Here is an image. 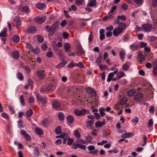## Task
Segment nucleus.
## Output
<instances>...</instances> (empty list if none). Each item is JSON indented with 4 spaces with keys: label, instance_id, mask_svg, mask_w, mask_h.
Segmentation results:
<instances>
[{
    "label": "nucleus",
    "instance_id": "39",
    "mask_svg": "<svg viewBox=\"0 0 157 157\" xmlns=\"http://www.w3.org/2000/svg\"><path fill=\"white\" fill-rule=\"evenodd\" d=\"M53 49L56 53L57 52H59V51L60 50L59 49V48L57 46V45L56 44H54L53 45Z\"/></svg>",
    "mask_w": 157,
    "mask_h": 157
},
{
    "label": "nucleus",
    "instance_id": "30",
    "mask_svg": "<svg viewBox=\"0 0 157 157\" xmlns=\"http://www.w3.org/2000/svg\"><path fill=\"white\" fill-rule=\"evenodd\" d=\"M60 106V103L57 101H54L52 104V106L55 109H57Z\"/></svg>",
    "mask_w": 157,
    "mask_h": 157
},
{
    "label": "nucleus",
    "instance_id": "45",
    "mask_svg": "<svg viewBox=\"0 0 157 157\" xmlns=\"http://www.w3.org/2000/svg\"><path fill=\"white\" fill-rule=\"evenodd\" d=\"M58 117L59 118L62 120H64V115L62 112H60L58 114Z\"/></svg>",
    "mask_w": 157,
    "mask_h": 157
},
{
    "label": "nucleus",
    "instance_id": "18",
    "mask_svg": "<svg viewBox=\"0 0 157 157\" xmlns=\"http://www.w3.org/2000/svg\"><path fill=\"white\" fill-rule=\"evenodd\" d=\"M134 136L133 133H126L123 134L121 135L122 138H129Z\"/></svg>",
    "mask_w": 157,
    "mask_h": 157
},
{
    "label": "nucleus",
    "instance_id": "57",
    "mask_svg": "<svg viewBox=\"0 0 157 157\" xmlns=\"http://www.w3.org/2000/svg\"><path fill=\"white\" fill-rule=\"evenodd\" d=\"M84 1L83 0H76L75 2L78 5H81L83 3Z\"/></svg>",
    "mask_w": 157,
    "mask_h": 157
},
{
    "label": "nucleus",
    "instance_id": "4",
    "mask_svg": "<svg viewBox=\"0 0 157 157\" xmlns=\"http://www.w3.org/2000/svg\"><path fill=\"white\" fill-rule=\"evenodd\" d=\"M36 96L37 100L41 102L42 106H44L47 102L46 98L41 97L39 94H36Z\"/></svg>",
    "mask_w": 157,
    "mask_h": 157
},
{
    "label": "nucleus",
    "instance_id": "54",
    "mask_svg": "<svg viewBox=\"0 0 157 157\" xmlns=\"http://www.w3.org/2000/svg\"><path fill=\"white\" fill-rule=\"evenodd\" d=\"M77 146H78V148L82 150H85L86 148L85 145L80 144H77Z\"/></svg>",
    "mask_w": 157,
    "mask_h": 157
},
{
    "label": "nucleus",
    "instance_id": "55",
    "mask_svg": "<svg viewBox=\"0 0 157 157\" xmlns=\"http://www.w3.org/2000/svg\"><path fill=\"white\" fill-rule=\"evenodd\" d=\"M77 8L75 5H73L71 6V8H69V10L70 11H71L72 10L75 11L77 10Z\"/></svg>",
    "mask_w": 157,
    "mask_h": 157
},
{
    "label": "nucleus",
    "instance_id": "29",
    "mask_svg": "<svg viewBox=\"0 0 157 157\" xmlns=\"http://www.w3.org/2000/svg\"><path fill=\"white\" fill-rule=\"evenodd\" d=\"M56 133L57 135H59L62 132L61 127L60 126H58L57 127L55 130Z\"/></svg>",
    "mask_w": 157,
    "mask_h": 157
},
{
    "label": "nucleus",
    "instance_id": "25",
    "mask_svg": "<svg viewBox=\"0 0 157 157\" xmlns=\"http://www.w3.org/2000/svg\"><path fill=\"white\" fill-rule=\"evenodd\" d=\"M33 153L34 156L38 157L39 156V150L38 147H35L33 151Z\"/></svg>",
    "mask_w": 157,
    "mask_h": 157
},
{
    "label": "nucleus",
    "instance_id": "7",
    "mask_svg": "<svg viewBox=\"0 0 157 157\" xmlns=\"http://www.w3.org/2000/svg\"><path fill=\"white\" fill-rule=\"evenodd\" d=\"M36 31V28L33 26H32L29 27V28L26 29L25 32L27 34H29L34 33Z\"/></svg>",
    "mask_w": 157,
    "mask_h": 157
},
{
    "label": "nucleus",
    "instance_id": "44",
    "mask_svg": "<svg viewBox=\"0 0 157 157\" xmlns=\"http://www.w3.org/2000/svg\"><path fill=\"white\" fill-rule=\"evenodd\" d=\"M20 101L21 105L24 106L25 105L24 102V98L22 95H21L20 97Z\"/></svg>",
    "mask_w": 157,
    "mask_h": 157
},
{
    "label": "nucleus",
    "instance_id": "13",
    "mask_svg": "<svg viewBox=\"0 0 157 157\" xmlns=\"http://www.w3.org/2000/svg\"><path fill=\"white\" fill-rule=\"evenodd\" d=\"M67 123L70 124H72L74 121V117L71 115H69L67 117Z\"/></svg>",
    "mask_w": 157,
    "mask_h": 157
},
{
    "label": "nucleus",
    "instance_id": "3",
    "mask_svg": "<svg viewBox=\"0 0 157 157\" xmlns=\"http://www.w3.org/2000/svg\"><path fill=\"white\" fill-rule=\"evenodd\" d=\"M19 9L20 12V14L22 15L24 13H27L30 12V10L29 8L27 6H23L22 5L19 6Z\"/></svg>",
    "mask_w": 157,
    "mask_h": 157
},
{
    "label": "nucleus",
    "instance_id": "23",
    "mask_svg": "<svg viewBox=\"0 0 157 157\" xmlns=\"http://www.w3.org/2000/svg\"><path fill=\"white\" fill-rule=\"evenodd\" d=\"M12 56L14 58L18 59L20 56L19 53L18 51H15L13 52Z\"/></svg>",
    "mask_w": 157,
    "mask_h": 157
},
{
    "label": "nucleus",
    "instance_id": "50",
    "mask_svg": "<svg viewBox=\"0 0 157 157\" xmlns=\"http://www.w3.org/2000/svg\"><path fill=\"white\" fill-rule=\"evenodd\" d=\"M117 18L119 20L120 19H121V20L123 21H124L126 20V17L124 15H121V16L118 15L117 16Z\"/></svg>",
    "mask_w": 157,
    "mask_h": 157
},
{
    "label": "nucleus",
    "instance_id": "26",
    "mask_svg": "<svg viewBox=\"0 0 157 157\" xmlns=\"http://www.w3.org/2000/svg\"><path fill=\"white\" fill-rule=\"evenodd\" d=\"M94 121L90 120L86 121V124L88 128L91 129L92 125L93 124Z\"/></svg>",
    "mask_w": 157,
    "mask_h": 157
},
{
    "label": "nucleus",
    "instance_id": "35",
    "mask_svg": "<svg viewBox=\"0 0 157 157\" xmlns=\"http://www.w3.org/2000/svg\"><path fill=\"white\" fill-rule=\"evenodd\" d=\"M120 58L121 59H123L125 58V52L124 50H122L120 52Z\"/></svg>",
    "mask_w": 157,
    "mask_h": 157
},
{
    "label": "nucleus",
    "instance_id": "20",
    "mask_svg": "<svg viewBox=\"0 0 157 157\" xmlns=\"http://www.w3.org/2000/svg\"><path fill=\"white\" fill-rule=\"evenodd\" d=\"M14 21L16 22V27L17 28H19V27L21 25V22L19 18H16L14 19Z\"/></svg>",
    "mask_w": 157,
    "mask_h": 157
},
{
    "label": "nucleus",
    "instance_id": "14",
    "mask_svg": "<svg viewBox=\"0 0 157 157\" xmlns=\"http://www.w3.org/2000/svg\"><path fill=\"white\" fill-rule=\"evenodd\" d=\"M7 29L6 28H4L0 33V36L5 37L7 36Z\"/></svg>",
    "mask_w": 157,
    "mask_h": 157
},
{
    "label": "nucleus",
    "instance_id": "16",
    "mask_svg": "<svg viewBox=\"0 0 157 157\" xmlns=\"http://www.w3.org/2000/svg\"><path fill=\"white\" fill-rule=\"evenodd\" d=\"M129 47L131 50L132 51H134L137 49L139 47V46L137 44L133 43L130 45L129 46Z\"/></svg>",
    "mask_w": 157,
    "mask_h": 157
},
{
    "label": "nucleus",
    "instance_id": "2",
    "mask_svg": "<svg viewBox=\"0 0 157 157\" xmlns=\"http://www.w3.org/2000/svg\"><path fill=\"white\" fill-rule=\"evenodd\" d=\"M74 113L78 116H83L88 113L87 110L85 109H82L81 110L76 109L74 110Z\"/></svg>",
    "mask_w": 157,
    "mask_h": 157
},
{
    "label": "nucleus",
    "instance_id": "11",
    "mask_svg": "<svg viewBox=\"0 0 157 157\" xmlns=\"http://www.w3.org/2000/svg\"><path fill=\"white\" fill-rule=\"evenodd\" d=\"M144 97L143 94L141 93L136 94L134 97V99L136 101L138 99H141Z\"/></svg>",
    "mask_w": 157,
    "mask_h": 157
},
{
    "label": "nucleus",
    "instance_id": "9",
    "mask_svg": "<svg viewBox=\"0 0 157 157\" xmlns=\"http://www.w3.org/2000/svg\"><path fill=\"white\" fill-rule=\"evenodd\" d=\"M86 91L90 95L92 96H95L96 95V91L90 87H88L86 89Z\"/></svg>",
    "mask_w": 157,
    "mask_h": 157
},
{
    "label": "nucleus",
    "instance_id": "61",
    "mask_svg": "<svg viewBox=\"0 0 157 157\" xmlns=\"http://www.w3.org/2000/svg\"><path fill=\"white\" fill-rule=\"evenodd\" d=\"M152 44L153 46L157 48V38L155 40H154L152 41Z\"/></svg>",
    "mask_w": 157,
    "mask_h": 157
},
{
    "label": "nucleus",
    "instance_id": "46",
    "mask_svg": "<svg viewBox=\"0 0 157 157\" xmlns=\"http://www.w3.org/2000/svg\"><path fill=\"white\" fill-rule=\"evenodd\" d=\"M33 114V111L32 109H29L26 112V115L28 117H30Z\"/></svg>",
    "mask_w": 157,
    "mask_h": 157
},
{
    "label": "nucleus",
    "instance_id": "51",
    "mask_svg": "<svg viewBox=\"0 0 157 157\" xmlns=\"http://www.w3.org/2000/svg\"><path fill=\"white\" fill-rule=\"evenodd\" d=\"M93 38V32L92 31H91L90 32V34L88 38V40L89 42H90L92 41Z\"/></svg>",
    "mask_w": 157,
    "mask_h": 157
},
{
    "label": "nucleus",
    "instance_id": "64",
    "mask_svg": "<svg viewBox=\"0 0 157 157\" xmlns=\"http://www.w3.org/2000/svg\"><path fill=\"white\" fill-rule=\"evenodd\" d=\"M37 38L38 41L40 43H42L44 41L43 37L40 35L38 36Z\"/></svg>",
    "mask_w": 157,
    "mask_h": 157
},
{
    "label": "nucleus",
    "instance_id": "60",
    "mask_svg": "<svg viewBox=\"0 0 157 157\" xmlns=\"http://www.w3.org/2000/svg\"><path fill=\"white\" fill-rule=\"evenodd\" d=\"M87 149L89 151H91L95 149V147L93 145H89L87 147Z\"/></svg>",
    "mask_w": 157,
    "mask_h": 157
},
{
    "label": "nucleus",
    "instance_id": "34",
    "mask_svg": "<svg viewBox=\"0 0 157 157\" xmlns=\"http://www.w3.org/2000/svg\"><path fill=\"white\" fill-rule=\"evenodd\" d=\"M118 25L119 26V27H120V28H123V30L127 28V26L125 23L119 22Z\"/></svg>",
    "mask_w": 157,
    "mask_h": 157
},
{
    "label": "nucleus",
    "instance_id": "41",
    "mask_svg": "<svg viewBox=\"0 0 157 157\" xmlns=\"http://www.w3.org/2000/svg\"><path fill=\"white\" fill-rule=\"evenodd\" d=\"M20 40L19 36L17 35H15L13 38V41L14 42H18Z\"/></svg>",
    "mask_w": 157,
    "mask_h": 157
},
{
    "label": "nucleus",
    "instance_id": "49",
    "mask_svg": "<svg viewBox=\"0 0 157 157\" xmlns=\"http://www.w3.org/2000/svg\"><path fill=\"white\" fill-rule=\"evenodd\" d=\"M114 12H111V11H110L108 12V14L109 16V18L111 19H113L114 18V16H113V15L114 14Z\"/></svg>",
    "mask_w": 157,
    "mask_h": 157
},
{
    "label": "nucleus",
    "instance_id": "32",
    "mask_svg": "<svg viewBox=\"0 0 157 157\" xmlns=\"http://www.w3.org/2000/svg\"><path fill=\"white\" fill-rule=\"evenodd\" d=\"M124 72L121 71L118 72L116 75V77L117 78V79H120L121 78L124 76Z\"/></svg>",
    "mask_w": 157,
    "mask_h": 157
},
{
    "label": "nucleus",
    "instance_id": "19",
    "mask_svg": "<svg viewBox=\"0 0 157 157\" xmlns=\"http://www.w3.org/2000/svg\"><path fill=\"white\" fill-rule=\"evenodd\" d=\"M136 93V90L134 89H131L129 90L127 92L128 95L129 97L133 96Z\"/></svg>",
    "mask_w": 157,
    "mask_h": 157
},
{
    "label": "nucleus",
    "instance_id": "12",
    "mask_svg": "<svg viewBox=\"0 0 157 157\" xmlns=\"http://www.w3.org/2000/svg\"><path fill=\"white\" fill-rule=\"evenodd\" d=\"M59 26V24L57 22H54L52 25L51 27L52 28V33H55L56 30L58 28Z\"/></svg>",
    "mask_w": 157,
    "mask_h": 157
},
{
    "label": "nucleus",
    "instance_id": "42",
    "mask_svg": "<svg viewBox=\"0 0 157 157\" xmlns=\"http://www.w3.org/2000/svg\"><path fill=\"white\" fill-rule=\"evenodd\" d=\"M17 76L18 79L20 81H22L24 79V77L20 72H18L17 75Z\"/></svg>",
    "mask_w": 157,
    "mask_h": 157
},
{
    "label": "nucleus",
    "instance_id": "53",
    "mask_svg": "<svg viewBox=\"0 0 157 157\" xmlns=\"http://www.w3.org/2000/svg\"><path fill=\"white\" fill-rule=\"evenodd\" d=\"M68 136L67 134L66 133H63L60 136H57L56 138H58L59 137L61 138H64L65 137H67Z\"/></svg>",
    "mask_w": 157,
    "mask_h": 157
},
{
    "label": "nucleus",
    "instance_id": "1",
    "mask_svg": "<svg viewBox=\"0 0 157 157\" xmlns=\"http://www.w3.org/2000/svg\"><path fill=\"white\" fill-rule=\"evenodd\" d=\"M143 32L144 33H148L150 32L153 29V27L152 24L146 23L142 25Z\"/></svg>",
    "mask_w": 157,
    "mask_h": 157
},
{
    "label": "nucleus",
    "instance_id": "21",
    "mask_svg": "<svg viewBox=\"0 0 157 157\" xmlns=\"http://www.w3.org/2000/svg\"><path fill=\"white\" fill-rule=\"evenodd\" d=\"M96 5V0H90V1L87 4V7L90 6L94 7Z\"/></svg>",
    "mask_w": 157,
    "mask_h": 157
},
{
    "label": "nucleus",
    "instance_id": "28",
    "mask_svg": "<svg viewBox=\"0 0 157 157\" xmlns=\"http://www.w3.org/2000/svg\"><path fill=\"white\" fill-rule=\"evenodd\" d=\"M56 55L58 56L59 58L61 59H63V53L62 52V50L61 49H60L59 50V52H57L56 53Z\"/></svg>",
    "mask_w": 157,
    "mask_h": 157
},
{
    "label": "nucleus",
    "instance_id": "58",
    "mask_svg": "<svg viewBox=\"0 0 157 157\" xmlns=\"http://www.w3.org/2000/svg\"><path fill=\"white\" fill-rule=\"evenodd\" d=\"M153 72V74L155 76H157V66H154Z\"/></svg>",
    "mask_w": 157,
    "mask_h": 157
},
{
    "label": "nucleus",
    "instance_id": "37",
    "mask_svg": "<svg viewBox=\"0 0 157 157\" xmlns=\"http://www.w3.org/2000/svg\"><path fill=\"white\" fill-rule=\"evenodd\" d=\"M67 63V62L64 61H63L61 63H59L58 65L56 66L57 68H59V67H63Z\"/></svg>",
    "mask_w": 157,
    "mask_h": 157
},
{
    "label": "nucleus",
    "instance_id": "15",
    "mask_svg": "<svg viewBox=\"0 0 157 157\" xmlns=\"http://www.w3.org/2000/svg\"><path fill=\"white\" fill-rule=\"evenodd\" d=\"M105 124V122L103 121L102 122H101L100 121H97L95 123V126L96 128H98L101 127L102 125Z\"/></svg>",
    "mask_w": 157,
    "mask_h": 157
},
{
    "label": "nucleus",
    "instance_id": "40",
    "mask_svg": "<svg viewBox=\"0 0 157 157\" xmlns=\"http://www.w3.org/2000/svg\"><path fill=\"white\" fill-rule=\"evenodd\" d=\"M118 72V70L117 69H115V70L112 73H109L108 76L109 77L112 78L114 75H115Z\"/></svg>",
    "mask_w": 157,
    "mask_h": 157
},
{
    "label": "nucleus",
    "instance_id": "48",
    "mask_svg": "<svg viewBox=\"0 0 157 157\" xmlns=\"http://www.w3.org/2000/svg\"><path fill=\"white\" fill-rule=\"evenodd\" d=\"M1 116L4 118L6 120H8L9 119V115L6 113H3L1 114Z\"/></svg>",
    "mask_w": 157,
    "mask_h": 157
},
{
    "label": "nucleus",
    "instance_id": "62",
    "mask_svg": "<svg viewBox=\"0 0 157 157\" xmlns=\"http://www.w3.org/2000/svg\"><path fill=\"white\" fill-rule=\"evenodd\" d=\"M153 125V121L152 119H150L148 122V127L150 128Z\"/></svg>",
    "mask_w": 157,
    "mask_h": 157
},
{
    "label": "nucleus",
    "instance_id": "27",
    "mask_svg": "<svg viewBox=\"0 0 157 157\" xmlns=\"http://www.w3.org/2000/svg\"><path fill=\"white\" fill-rule=\"evenodd\" d=\"M49 123V121L48 119H45L42 120V124L45 127H47Z\"/></svg>",
    "mask_w": 157,
    "mask_h": 157
},
{
    "label": "nucleus",
    "instance_id": "56",
    "mask_svg": "<svg viewBox=\"0 0 157 157\" xmlns=\"http://www.w3.org/2000/svg\"><path fill=\"white\" fill-rule=\"evenodd\" d=\"M53 54L52 52L49 51L46 53V56L47 57L51 58L53 56Z\"/></svg>",
    "mask_w": 157,
    "mask_h": 157
},
{
    "label": "nucleus",
    "instance_id": "36",
    "mask_svg": "<svg viewBox=\"0 0 157 157\" xmlns=\"http://www.w3.org/2000/svg\"><path fill=\"white\" fill-rule=\"evenodd\" d=\"M35 132L36 134L39 135H41L43 133L42 130L39 128H36Z\"/></svg>",
    "mask_w": 157,
    "mask_h": 157
},
{
    "label": "nucleus",
    "instance_id": "31",
    "mask_svg": "<svg viewBox=\"0 0 157 157\" xmlns=\"http://www.w3.org/2000/svg\"><path fill=\"white\" fill-rule=\"evenodd\" d=\"M129 67L127 63H124L122 66V68L123 71H127L129 68Z\"/></svg>",
    "mask_w": 157,
    "mask_h": 157
},
{
    "label": "nucleus",
    "instance_id": "52",
    "mask_svg": "<svg viewBox=\"0 0 157 157\" xmlns=\"http://www.w3.org/2000/svg\"><path fill=\"white\" fill-rule=\"evenodd\" d=\"M104 111L105 109L103 108H101L100 109V113L102 117H103L105 115V113L104 112Z\"/></svg>",
    "mask_w": 157,
    "mask_h": 157
},
{
    "label": "nucleus",
    "instance_id": "17",
    "mask_svg": "<svg viewBox=\"0 0 157 157\" xmlns=\"http://www.w3.org/2000/svg\"><path fill=\"white\" fill-rule=\"evenodd\" d=\"M102 59V55L101 54H100L98 56V57L96 61V63L98 66L100 65Z\"/></svg>",
    "mask_w": 157,
    "mask_h": 157
},
{
    "label": "nucleus",
    "instance_id": "47",
    "mask_svg": "<svg viewBox=\"0 0 157 157\" xmlns=\"http://www.w3.org/2000/svg\"><path fill=\"white\" fill-rule=\"evenodd\" d=\"M98 66L100 69L102 71L106 70L107 68V66L105 65H102L100 64Z\"/></svg>",
    "mask_w": 157,
    "mask_h": 157
},
{
    "label": "nucleus",
    "instance_id": "43",
    "mask_svg": "<svg viewBox=\"0 0 157 157\" xmlns=\"http://www.w3.org/2000/svg\"><path fill=\"white\" fill-rule=\"evenodd\" d=\"M70 47V44L68 43H66L64 44V49L67 52H68Z\"/></svg>",
    "mask_w": 157,
    "mask_h": 157
},
{
    "label": "nucleus",
    "instance_id": "38",
    "mask_svg": "<svg viewBox=\"0 0 157 157\" xmlns=\"http://www.w3.org/2000/svg\"><path fill=\"white\" fill-rule=\"evenodd\" d=\"M74 134L75 137L77 138H79L81 137V134L78 129L75 130L74 132Z\"/></svg>",
    "mask_w": 157,
    "mask_h": 157
},
{
    "label": "nucleus",
    "instance_id": "59",
    "mask_svg": "<svg viewBox=\"0 0 157 157\" xmlns=\"http://www.w3.org/2000/svg\"><path fill=\"white\" fill-rule=\"evenodd\" d=\"M53 86L49 84L46 87V90L47 91H48L49 90H51L53 89Z\"/></svg>",
    "mask_w": 157,
    "mask_h": 157
},
{
    "label": "nucleus",
    "instance_id": "10",
    "mask_svg": "<svg viewBox=\"0 0 157 157\" xmlns=\"http://www.w3.org/2000/svg\"><path fill=\"white\" fill-rule=\"evenodd\" d=\"M21 134L23 136L26 140L29 141L31 140L30 136L24 130H21Z\"/></svg>",
    "mask_w": 157,
    "mask_h": 157
},
{
    "label": "nucleus",
    "instance_id": "24",
    "mask_svg": "<svg viewBox=\"0 0 157 157\" xmlns=\"http://www.w3.org/2000/svg\"><path fill=\"white\" fill-rule=\"evenodd\" d=\"M145 56L142 54L140 53L138 56V60L139 62H142L144 60Z\"/></svg>",
    "mask_w": 157,
    "mask_h": 157
},
{
    "label": "nucleus",
    "instance_id": "22",
    "mask_svg": "<svg viewBox=\"0 0 157 157\" xmlns=\"http://www.w3.org/2000/svg\"><path fill=\"white\" fill-rule=\"evenodd\" d=\"M128 99L127 97H124L122 98L120 101V104L123 106L124 105L127 101Z\"/></svg>",
    "mask_w": 157,
    "mask_h": 157
},
{
    "label": "nucleus",
    "instance_id": "8",
    "mask_svg": "<svg viewBox=\"0 0 157 157\" xmlns=\"http://www.w3.org/2000/svg\"><path fill=\"white\" fill-rule=\"evenodd\" d=\"M37 73L38 77L40 79H43L45 78V73L44 71H38Z\"/></svg>",
    "mask_w": 157,
    "mask_h": 157
},
{
    "label": "nucleus",
    "instance_id": "33",
    "mask_svg": "<svg viewBox=\"0 0 157 157\" xmlns=\"http://www.w3.org/2000/svg\"><path fill=\"white\" fill-rule=\"evenodd\" d=\"M36 7L39 9H42L44 7V4L43 3H38L36 5Z\"/></svg>",
    "mask_w": 157,
    "mask_h": 157
},
{
    "label": "nucleus",
    "instance_id": "5",
    "mask_svg": "<svg viewBox=\"0 0 157 157\" xmlns=\"http://www.w3.org/2000/svg\"><path fill=\"white\" fill-rule=\"evenodd\" d=\"M123 31V28H120V27L115 28L113 31V35L115 36H117L122 32Z\"/></svg>",
    "mask_w": 157,
    "mask_h": 157
},
{
    "label": "nucleus",
    "instance_id": "63",
    "mask_svg": "<svg viewBox=\"0 0 157 157\" xmlns=\"http://www.w3.org/2000/svg\"><path fill=\"white\" fill-rule=\"evenodd\" d=\"M86 140L87 142H92V137L90 136H88L86 137Z\"/></svg>",
    "mask_w": 157,
    "mask_h": 157
},
{
    "label": "nucleus",
    "instance_id": "6",
    "mask_svg": "<svg viewBox=\"0 0 157 157\" xmlns=\"http://www.w3.org/2000/svg\"><path fill=\"white\" fill-rule=\"evenodd\" d=\"M46 18L45 16L42 17H36L34 18L35 21L39 24H41L43 23L46 20Z\"/></svg>",
    "mask_w": 157,
    "mask_h": 157
}]
</instances>
